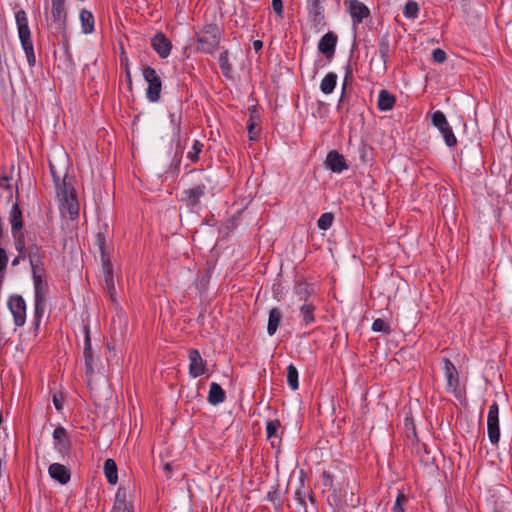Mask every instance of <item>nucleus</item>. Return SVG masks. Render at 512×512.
I'll return each instance as SVG.
<instances>
[{
  "label": "nucleus",
  "mask_w": 512,
  "mask_h": 512,
  "mask_svg": "<svg viewBox=\"0 0 512 512\" xmlns=\"http://www.w3.org/2000/svg\"><path fill=\"white\" fill-rule=\"evenodd\" d=\"M33 281L34 312L33 325L38 330L45 312L46 298L49 292L48 283L45 280L44 259L29 262Z\"/></svg>",
  "instance_id": "obj_1"
},
{
  "label": "nucleus",
  "mask_w": 512,
  "mask_h": 512,
  "mask_svg": "<svg viewBox=\"0 0 512 512\" xmlns=\"http://www.w3.org/2000/svg\"><path fill=\"white\" fill-rule=\"evenodd\" d=\"M49 167L55 185L60 213L63 217H68L70 220L77 219L79 216V203L71 182L67 181L66 176L62 178L58 175L52 164Z\"/></svg>",
  "instance_id": "obj_2"
},
{
  "label": "nucleus",
  "mask_w": 512,
  "mask_h": 512,
  "mask_svg": "<svg viewBox=\"0 0 512 512\" xmlns=\"http://www.w3.org/2000/svg\"><path fill=\"white\" fill-rule=\"evenodd\" d=\"M15 21L18 31L19 40L22 49L26 55L27 63L30 67L36 64V56L34 46L31 39V31L28 24V17L24 10L20 9L15 13Z\"/></svg>",
  "instance_id": "obj_3"
},
{
  "label": "nucleus",
  "mask_w": 512,
  "mask_h": 512,
  "mask_svg": "<svg viewBox=\"0 0 512 512\" xmlns=\"http://www.w3.org/2000/svg\"><path fill=\"white\" fill-rule=\"evenodd\" d=\"M221 40V30L215 23L205 24L197 34L198 50L211 54L218 47Z\"/></svg>",
  "instance_id": "obj_4"
},
{
  "label": "nucleus",
  "mask_w": 512,
  "mask_h": 512,
  "mask_svg": "<svg viewBox=\"0 0 512 512\" xmlns=\"http://www.w3.org/2000/svg\"><path fill=\"white\" fill-rule=\"evenodd\" d=\"M143 77L148 83L146 89V97L150 102H157L160 99L162 90V81L157 71L150 67L144 66L142 69Z\"/></svg>",
  "instance_id": "obj_5"
},
{
  "label": "nucleus",
  "mask_w": 512,
  "mask_h": 512,
  "mask_svg": "<svg viewBox=\"0 0 512 512\" xmlns=\"http://www.w3.org/2000/svg\"><path fill=\"white\" fill-rule=\"evenodd\" d=\"M431 121L432 124L441 133L445 144L448 147H454L457 144V139L450 124L447 121L445 114L440 110L434 111L431 115Z\"/></svg>",
  "instance_id": "obj_6"
},
{
  "label": "nucleus",
  "mask_w": 512,
  "mask_h": 512,
  "mask_svg": "<svg viewBox=\"0 0 512 512\" xmlns=\"http://www.w3.org/2000/svg\"><path fill=\"white\" fill-rule=\"evenodd\" d=\"M442 369L446 379V390L448 393L453 394L455 397H461V390L459 388V373L455 365L448 358L442 359Z\"/></svg>",
  "instance_id": "obj_7"
},
{
  "label": "nucleus",
  "mask_w": 512,
  "mask_h": 512,
  "mask_svg": "<svg viewBox=\"0 0 512 512\" xmlns=\"http://www.w3.org/2000/svg\"><path fill=\"white\" fill-rule=\"evenodd\" d=\"M7 306L13 316L15 326L22 327L26 322V301L19 294L11 295L7 300Z\"/></svg>",
  "instance_id": "obj_8"
},
{
  "label": "nucleus",
  "mask_w": 512,
  "mask_h": 512,
  "mask_svg": "<svg viewBox=\"0 0 512 512\" xmlns=\"http://www.w3.org/2000/svg\"><path fill=\"white\" fill-rule=\"evenodd\" d=\"M487 435L493 445H496L500 440L499 406L496 401H493L489 406L487 414Z\"/></svg>",
  "instance_id": "obj_9"
},
{
  "label": "nucleus",
  "mask_w": 512,
  "mask_h": 512,
  "mask_svg": "<svg viewBox=\"0 0 512 512\" xmlns=\"http://www.w3.org/2000/svg\"><path fill=\"white\" fill-rule=\"evenodd\" d=\"M65 1L66 0H50L51 21L58 32H64L66 30L67 13Z\"/></svg>",
  "instance_id": "obj_10"
},
{
  "label": "nucleus",
  "mask_w": 512,
  "mask_h": 512,
  "mask_svg": "<svg viewBox=\"0 0 512 512\" xmlns=\"http://www.w3.org/2000/svg\"><path fill=\"white\" fill-rule=\"evenodd\" d=\"M182 100L176 98L175 102L169 108V120L172 129L173 140L180 141L182 124Z\"/></svg>",
  "instance_id": "obj_11"
},
{
  "label": "nucleus",
  "mask_w": 512,
  "mask_h": 512,
  "mask_svg": "<svg viewBox=\"0 0 512 512\" xmlns=\"http://www.w3.org/2000/svg\"><path fill=\"white\" fill-rule=\"evenodd\" d=\"M344 5L351 16L354 28L370 16L369 8L359 0H345Z\"/></svg>",
  "instance_id": "obj_12"
},
{
  "label": "nucleus",
  "mask_w": 512,
  "mask_h": 512,
  "mask_svg": "<svg viewBox=\"0 0 512 512\" xmlns=\"http://www.w3.org/2000/svg\"><path fill=\"white\" fill-rule=\"evenodd\" d=\"M52 437L54 450L64 459L71 450V441L68 438L66 429L63 426L56 427Z\"/></svg>",
  "instance_id": "obj_13"
},
{
  "label": "nucleus",
  "mask_w": 512,
  "mask_h": 512,
  "mask_svg": "<svg viewBox=\"0 0 512 512\" xmlns=\"http://www.w3.org/2000/svg\"><path fill=\"white\" fill-rule=\"evenodd\" d=\"M337 42V35L333 32H327L318 42V51L322 53L328 61H331L335 55Z\"/></svg>",
  "instance_id": "obj_14"
},
{
  "label": "nucleus",
  "mask_w": 512,
  "mask_h": 512,
  "mask_svg": "<svg viewBox=\"0 0 512 512\" xmlns=\"http://www.w3.org/2000/svg\"><path fill=\"white\" fill-rule=\"evenodd\" d=\"M189 375L192 378H198L206 372V362L203 360L197 349H192L188 353Z\"/></svg>",
  "instance_id": "obj_15"
},
{
  "label": "nucleus",
  "mask_w": 512,
  "mask_h": 512,
  "mask_svg": "<svg viewBox=\"0 0 512 512\" xmlns=\"http://www.w3.org/2000/svg\"><path fill=\"white\" fill-rule=\"evenodd\" d=\"M151 46L160 58H167L172 49L171 41L162 32L156 33L151 39Z\"/></svg>",
  "instance_id": "obj_16"
},
{
  "label": "nucleus",
  "mask_w": 512,
  "mask_h": 512,
  "mask_svg": "<svg viewBox=\"0 0 512 512\" xmlns=\"http://www.w3.org/2000/svg\"><path fill=\"white\" fill-rule=\"evenodd\" d=\"M325 166L331 170L333 173H342L343 171L348 169V164L346 159L342 154H340L336 150H331L327 153L325 159Z\"/></svg>",
  "instance_id": "obj_17"
},
{
  "label": "nucleus",
  "mask_w": 512,
  "mask_h": 512,
  "mask_svg": "<svg viewBox=\"0 0 512 512\" xmlns=\"http://www.w3.org/2000/svg\"><path fill=\"white\" fill-rule=\"evenodd\" d=\"M307 11L310 21L316 28L324 25V7L320 0H307Z\"/></svg>",
  "instance_id": "obj_18"
},
{
  "label": "nucleus",
  "mask_w": 512,
  "mask_h": 512,
  "mask_svg": "<svg viewBox=\"0 0 512 512\" xmlns=\"http://www.w3.org/2000/svg\"><path fill=\"white\" fill-rule=\"evenodd\" d=\"M294 294L303 303H313L311 298L316 295V290L312 284L299 281L294 286Z\"/></svg>",
  "instance_id": "obj_19"
},
{
  "label": "nucleus",
  "mask_w": 512,
  "mask_h": 512,
  "mask_svg": "<svg viewBox=\"0 0 512 512\" xmlns=\"http://www.w3.org/2000/svg\"><path fill=\"white\" fill-rule=\"evenodd\" d=\"M48 473L53 480L61 485L67 484L71 479L70 470L60 463H52L48 468Z\"/></svg>",
  "instance_id": "obj_20"
},
{
  "label": "nucleus",
  "mask_w": 512,
  "mask_h": 512,
  "mask_svg": "<svg viewBox=\"0 0 512 512\" xmlns=\"http://www.w3.org/2000/svg\"><path fill=\"white\" fill-rule=\"evenodd\" d=\"M206 191V185L199 183L194 187L184 190V200L190 207H196L200 203V199L204 196Z\"/></svg>",
  "instance_id": "obj_21"
},
{
  "label": "nucleus",
  "mask_w": 512,
  "mask_h": 512,
  "mask_svg": "<svg viewBox=\"0 0 512 512\" xmlns=\"http://www.w3.org/2000/svg\"><path fill=\"white\" fill-rule=\"evenodd\" d=\"M280 428L281 422L278 419L266 422V437L273 448L278 447L281 443Z\"/></svg>",
  "instance_id": "obj_22"
},
{
  "label": "nucleus",
  "mask_w": 512,
  "mask_h": 512,
  "mask_svg": "<svg viewBox=\"0 0 512 512\" xmlns=\"http://www.w3.org/2000/svg\"><path fill=\"white\" fill-rule=\"evenodd\" d=\"M314 303H302L299 307L302 327H309L316 322Z\"/></svg>",
  "instance_id": "obj_23"
},
{
  "label": "nucleus",
  "mask_w": 512,
  "mask_h": 512,
  "mask_svg": "<svg viewBox=\"0 0 512 512\" xmlns=\"http://www.w3.org/2000/svg\"><path fill=\"white\" fill-rule=\"evenodd\" d=\"M378 52L383 62L384 71L388 68V63L391 55V44L389 34L382 35L378 40Z\"/></svg>",
  "instance_id": "obj_24"
},
{
  "label": "nucleus",
  "mask_w": 512,
  "mask_h": 512,
  "mask_svg": "<svg viewBox=\"0 0 512 512\" xmlns=\"http://www.w3.org/2000/svg\"><path fill=\"white\" fill-rule=\"evenodd\" d=\"M8 221L11 227V232L19 231L24 228L23 214L18 203L12 204Z\"/></svg>",
  "instance_id": "obj_25"
},
{
  "label": "nucleus",
  "mask_w": 512,
  "mask_h": 512,
  "mask_svg": "<svg viewBox=\"0 0 512 512\" xmlns=\"http://www.w3.org/2000/svg\"><path fill=\"white\" fill-rule=\"evenodd\" d=\"M396 103V99L392 93H390L386 89H382L379 91L378 99H377V108L382 111H390L394 108Z\"/></svg>",
  "instance_id": "obj_26"
},
{
  "label": "nucleus",
  "mask_w": 512,
  "mask_h": 512,
  "mask_svg": "<svg viewBox=\"0 0 512 512\" xmlns=\"http://www.w3.org/2000/svg\"><path fill=\"white\" fill-rule=\"evenodd\" d=\"M282 320V311L278 307H274L269 311L267 333L269 336L275 335L280 322Z\"/></svg>",
  "instance_id": "obj_27"
},
{
  "label": "nucleus",
  "mask_w": 512,
  "mask_h": 512,
  "mask_svg": "<svg viewBox=\"0 0 512 512\" xmlns=\"http://www.w3.org/2000/svg\"><path fill=\"white\" fill-rule=\"evenodd\" d=\"M83 356L85 359V367H86L87 373H92L93 365H94V358H93V353H92L89 329L87 327L85 328V343H84Z\"/></svg>",
  "instance_id": "obj_28"
},
{
  "label": "nucleus",
  "mask_w": 512,
  "mask_h": 512,
  "mask_svg": "<svg viewBox=\"0 0 512 512\" xmlns=\"http://www.w3.org/2000/svg\"><path fill=\"white\" fill-rule=\"evenodd\" d=\"M225 391L220 384L212 382L208 393V402L212 405H218L225 401Z\"/></svg>",
  "instance_id": "obj_29"
},
{
  "label": "nucleus",
  "mask_w": 512,
  "mask_h": 512,
  "mask_svg": "<svg viewBox=\"0 0 512 512\" xmlns=\"http://www.w3.org/2000/svg\"><path fill=\"white\" fill-rule=\"evenodd\" d=\"M103 470L107 482L111 485H115L118 481V468L116 462L111 458L106 459L104 462Z\"/></svg>",
  "instance_id": "obj_30"
},
{
  "label": "nucleus",
  "mask_w": 512,
  "mask_h": 512,
  "mask_svg": "<svg viewBox=\"0 0 512 512\" xmlns=\"http://www.w3.org/2000/svg\"><path fill=\"white\" fill-rule=\"evenodd\" d=\"M338 76L334 72L327 73L320 83V90L323 94L329 95L331 94L337 84Z\"/></svg>",
  "instance_id": "obj_31"
},
{
  "label": "nucleus",
  "mask_w": 512,
  "mask_h": 512,
  "mask_svg": "<svg viewBox=\"0 0 512 512\" xmlns=\"http://www.w3.org/2000/svg\"><path fill=\"white\" fill-rule=\"evenodd\" d=\"M81 28L84 34H91L94 31V16L92 12L83 9L80 12Z\"/></svg>",
  "instance_id": "obj_32"
},
{
  "label": "nucleus",
  "mask_w": 512,
  "mask_h": 512,
  "mask_svg": "<svg viewBox=\"0 0 512 512\" xmlns=\"http://www.w3.org/2000/svg\"><path fill=\"white\" fill-rule=\"evenodd\" d=\"M218 63L222 74L228 79L232 78L233 68L229 61V52L227 50L219 55Z\"/></svg>",
  "instance_id": "obj_33"
},
{
  "label": "nucleus",
  "mask_w": 512,
  "mask_h": 512,
  "mask_svg": "<svg viewBox=\"0 0 512 512\" xmlns=\"http://www.w3.org/2000/svg\"><path fill=\"white\" fill-rule=\"evenodd\" d=\"M13 244L17 253L26 251L28 245L25 239V232L22 230L11 232Z\"/></svg>",
  "instance_id": "obj_34"
},
{
  "label": "nucleus",
  "mask_w": 512,
  "mask_h": 512,
  "mask_svg": "<svg viewBox=\"0 0 512 512\" xmlns=\"http://www.w3.org/2000/svg\"><path fill=\"white\" fill-rule=\"evenodd\" d=\"M26 255L29 262L45 258V253L37 243H31L26 249Z\"/></svg>",
  "instance_id": "obj_35"
},
{
  "label": "nucleus",
  "mask_w": 512,
  "mask_h": 512,
  "mask_svg": "<svg viewBox=\"0 0 512 512\" xmlns=\"http://www.w3.org/2000/svg\"><path fill=\"white\" fill-rule=\"evenodd\" d=\"M287 384L294 391L299 388V374L293 364L287 367Z\"/></svg>",
  "instance_id": "obj_36"
},
{
  "label": "nucleus",
  "mask_w": 512,
  "mask_h": 512,
  "mask_svg": "<svg viewBox=\"0 0 512 512\" xmlns=\"http://www.w3.org/2000/svg\"><path fill=\"white\" fill-rule=\"evenodd\" d=\"M418 13H419L418 3L413 0L407 1L404 6V9H403L404 17L409 20H414L418 17Z\"/></svg>",
  "instance_id": "obj_37"
},
{
  "label": "nucleus",
  "mask_w": 512,
  "mask_h": 512,
  "mask_svg": "<svg viewBox=\"0 0 512 512\" xmlns=\"http://www.w3.org/2000/svg\"><path fill=\"white\" fill-rule=\"evenodd\" d=\"M371 329L373 332L382 333L384 335L391 333L390 324L381 318H377L373 321Z\"/></svg>",
  "instance_id": "obj_38"
},
{
  "label": "nucleus",
  "mask_w": 512,
  "mask_h": 512,
  "mask_svg": "<svg viewBox=\"0 0 512 512\" xmlns=\"http://www.w3.org/2000/svg\"><path fill=\"white\" fill-rule=\"evenodd\" d=\"M307 492H308V489L305 488L304 482L301 479L298 487L295 490L294 497H295V500L298 502L299 506H301L304 509L306 508L305 498L307 496Z\"/></svg>",
  "instance_id": "obj_39"
},
{
  "label": "nucleus",
  "mask_w": 512,
  "mask_h": 512,
  "mask_svg": "<svg viewBox=\"0 0 512 512\" xmlns=\"http://www.w3.org/2000/svg\"><path fill=\"white\" fill-rule=\"evenodd\" d=\"M333 221H334L333 214L330 212H326V213L321 214V216L317 220V226L319 229L326 231L332 226Z\"/></svg>",
  "instance_id": "obj_40"
},
{
  "label": "nucleus",
  "mask_w": 512,
  "mask_h": 512,
  "mask_svg": "<svg viewBox=\"0 0 512 512\" xmlns=\"http://www.w3.org/2000/svg\"><path fill=\"white\" fill-rule=\"evenodd\" d=\"M202 147L203 144L199 140H194L191 150L187 153V158L193 163L198 161Z\"/></svg>",
  "instance_id": "obj_41"
},
{
  "label": "nucleus",
  "mask_w": 512,
  "mask_h": 512,
  "mask_svg": "<svg viewBox=\"0 0 512 512\" xmlns=\"http://www.w3.org/2000/svg\"><path fill=\"white\" fill-rule=\"evenodd\" d=\"M407 502H408V498L406 497V495L403 492L398 491L396 500H395L394 505L392 507V511L393 512H405L404 511V505Z\"/></svg>",
  "instance_id": "obj_42"
},
{
  "label": "nucleus",
  "mask_w": 512,
  "mask_h": 512,
  "mask_svg": "<svg viewBox=\"0 0 512 512\" xmlns=\"http://www.w3.org/2000/svg\"><path fill=\"white\" fill-rule=\"evenodd\" d=\"M351 75H352L351 67H350V65H347L346 66V75H345L344 81L342 83L341 96H340V99H339L338 104H337V109H339L341 107V104L344 101L345 94H346V89H347V84H348V79L351 78Z\"/></svg>",
  "instance_id": "obj_43"
},
{
  "label": "nucleus",
  "mask_w": 512,
  "mask_h": 512,
  "mask_svg": "<svg viewBox=\"0 0 512 512\" xmlns=\"http://www.w3.org/2000/svg\"><path fill=\"white\" fill-rule=\"evenodd\" d=\"M256 126V121H248L247 123L248 137L252 141H256L259 137V131L256 130Z\"/></svg>",
  "instance_id": "obj_44"
},
{
  "label": "nucleus",
  "mask_w": 512,
  "mask_h": 512,
  "mask_svg": "<svg viewBox=\"0 0 512 512\" xmlns=\"http://www.w3.org/2000/svg\"><path fill=\"white\" fill-rule=\"evenodd\" d=\"M433 61L436 63H444L447 59L446 52L440 48H436L432 52Z\"/></svg>",
  "instance_id": "obj_45"
},
{
  "label": "nucleus",
  "mask_w": 512,
  "mask_h": 512,
  "mask_svg": "<svg viewBox=\"0 0 512 512\" xmlns=\"http://www.w3.org/2000/svg\"><path fill=\"white\" fill-rule=\"evenodd\" d=\"M111 512H132V506L128 507L125 501L116 502Z\"/></svg>",
  "instance_id": "obj_46"
},
{
  "label": "nucleus",
  "mask_w": 512,
  "mask_h": 512,
  "mask_svg": "<svg viewBox=\"0 0 512 512\" xmlns=\"http://www.w3.org/2000/svg\"><path fill=\"white\" fill-rule=\"evenodd\" d=\"M8 255L4 248H0V273L4 272L8 264Z\"/></svg>",
  "instance_id": "obj_47"
},
{
  "label": "nucleus",
  "mask_w": 512,
  "mask_h": 512,
  "mask_svg": "<svg viewBox=\"0 0 512 512\" xmlns=\"http://www.w3.org/2000/svg\"><path fill=\"white\" fill-rule=\"evenodd\" d=\"M272 8L278 17H280V18L283 17V2H282V0H272Z\"/></svg>",
  "instance_id": "obj_48"
},
{
  "label": "nucleus",
  "mask_w": 512,
  "mask_h": 512,
  "mask_svg": "<svg viewBox=\"0 0 512 512\" xmlns=\"http://www.w3.org/2000/svg\"><path fill=\"white\" fill-rule=\"evenodd\" d=\"M53 404L57 411H61L63 407V397L62 394H54L53 395Z\"/></svg>",
  "instance_id": "obj_49"
},
{
  "label": "nucleus",
  "mask_w": 512,
  "mask_h": 512,
  "mask_svg": "<svg viewBox=\"0 0 512 512\" xmlns=\"http://www.w3.org/2000/svg\"><path fill=\"white\" fill-rule=\"evenodd\" d=\"M26 251H23L22 253H18L17 256L12 260L11 265L13 267L20 264L21 261H24L27 259Z\"/></svg>",
  "instance_id": "obj_50"
},
{
  "label": "nucleus",
  "mask_w": 512,
  "mask_h": 512,
  "mask_svg": "<svg viewBox=\"0 0 512 512\" xmlns=\"http://www.w3.org/2000/svg\"><path fill=\"white\" fill-rule=\"evenodd\" d=\"M123 63H125V73H126L127 80H128L129 83H131V74H130V69H129L127 57H122L121 58V64H123Z\"/></svg>",
  "instance_id": "obj_51"
},
{
  "label": "nucleus",
  "mask_w": 512,
  "mask_h": 512,
  "mask_svg": "<svg viewBox=\"0 0 512 512\" xmlns=\"http://www.w3.org/2000/svg\"><path fill=\"white\" fill-rule=\"evenodd\" d=\"M249 121H256V124H258L259 114L254 106L251 108Z\"/></svg>",
  "instance_id": "obj_52"
},
{
  "label": "nucleus",
  "mask_w": 512,
  "mask_h": 512,
  "mask_svg": "<svg viewBox=\"0 0 512 512\" xmlns=\"http://www.w3.org/2000/svg\"><path fill=\"white\" fill-rule=\"evenodd\" d=\"M9 182H10V178L8 176H2L0 178V186L2 188L9 189L10 188Z\"/></svg>",
  "instance_id": "obj_53"
},
{
  "label": "nucleus",
  "mask_w": 512,
  "mask_h": 512,
  "mask_svg": "<svg viewBox=\"0 0 512 512\" xmlns=\"http://www.w3.org/2000/svg\"><path fill=\"white\" fill-rule=\"evenodd\" d=\"M252 45L256 53L260 52L263 48V42L261 40H254Z\"/></svg>",
  "instance_id": "obj_54"
},
{
  "label": "nucleus",
  "mask_w": 512,
  "mask_h": 512,
  "mask_svg": "<svg viewBox=\"0 0 512 512\" xmlns=\"http://www.w3.org/2000/svg\"><path fill=\"white\" fill-rule=\"evenodd\" d=\"M307 495L309 496V500L314 503L315 501V497H314V494L311 490L308 489V492H307Z\"/></svg>",
  "instance_id": "obj_55"
},
{
  "label": "nucleus",
  "mask_w": 512,
  "mask_h": 512,
  "mask_svg": "<svg viewBox=\"0 0 512 512\" xmlns=\"http://www.w3.org/2000/svg\"><path fill=\"white\" fill-rule=\"evenodd\" d=\"M323 477H324V483L327 484L328 481H331V476L327 473L324 472L323 474Z\"/></svg>",
  "instance_id": "obj_56"
},
{
  "label": "nucleus",
  "mask_w": 512,
  "mask_h": 512,
  "mask_svg": "<svg viewBox=\"0 0 512 512\" xmlns=\"http://www.w3.org/2000/svg\"><path fill=\"white\" fill-rule=\"evenodd\" d=\"M3 234H4L3 221H2V218L0 217V239L2 238Z\"/></svg>",
  "instance_id": "obj_57"
},
{
  "label": "nucleus",
  "mask_w": 512,
  "mask_h": 512,
  "mask_svg": "<svg viewBox=\"0 0 512 512\" xmlns=\"http://www.w3.org/2000/svg\"><path fill=\"white\" fill-rule=\"evenodd\" d=\"M493 512H499L497 509H495Z\"/></svg>",
  "instance_id": "obj_58"
}]
</instances>
